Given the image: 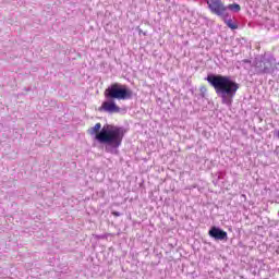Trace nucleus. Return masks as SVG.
I'll use <instances>...</instances> for the list:
<instances>
[{
	"mask_svg": "<svg viewBox=\"0 0 279 279\" xmlns=\"http://www.w3.org/2000/svg\"><path fill=\"white\" fill-rule=\"evenodd\" d=\"M206 80L220 96L222 104L232 106V101H234V97H236V93H239L241 85L230 76L221 74L208 75Z\"/></svg>",
	"mask_w": 279,
	"mask_h": 279,
	"instance_id": "nucleus-1",
	"label": "nucleus"
},
{
	"mask_svg": "<svg viewBox=\"0 0 279 279\" xmlns=\"http://www.w3.org/2000/svg\"><path fill=\"white\" fill-rule=\"evenodd\" d=\"M255 69H256V73L257 75H265V73H269L272 64H271V60L269 59H260V60H255V64H254Z\"/></svg>",
	"mask_w": 279,
	"mask_h": 279,
	"instance_id": "nucleus-6",
	"label": "nucleus"
},
{
	"mask_svg": "<svg viewBox=\"0 0 279 279\" xmlns=\"http://www.w3.org/2000/svg\"><path fill=\"white\" fill-rule=\"evenodd\" d=\"M208 234L209 236H211V239H215L216 241H228V232L217 227H211Z\"/></svg>",
	"mask_w": 279,
	"mask_h": 279,
	"instance_id": "nucleus-7",
	"label": "nucleus"
},
{
	"mask_svg": "<svg viewBox=\"0 0 279 279\" xmlns=\"http://www.w3.org/2000/svg\"><path fill=\"white\" fill-rule=\"evenodd\" d=\"M205 1L208 5V10L216 16H219L220 19H222V16H229L228 7H226V3H223V1L221 0H205Z\"/></svg>",
	"mask_w": 279,
	"mask_h": 279,
	"instance_id": "nucleus-4",
	"label": "nucleus"
},
{
	"mask_svg": "<svg viewBox=\"0 0 279 279\" xmlns=\"http://www.w3.org/2000/svg\"><path fill=\"white\" fill-rule=\"evenodd\" d=\"M227 10H231L232 12H241V5L238 3L229 4Z\"/></svg>",
	"mask_w": 279,
	"mask_h": 279,
	"instance_id": "nucleus-9",
	"label": "nucleus"
},
{
	"mask_svg": "<svg viewBox=\"0 0 279 279\" xmlns=\"http://www.w3.org/2000/svg\"><path fill=\"white\" fill-rule=\"evenodd\" d=\"M221 19L230 29H239V25H236V23H233L232 20H228V15H225Z\"/></svg>",
	"mask_w": 279,
	"mask_h": 279,
	"instance_id": "nucleus-8",
	"label": "nucleus"
},
{
	"mask_svg": "<svg viewBox=\"0 0 279 279\" xmlns=\"http://www.w3.org/2000/svg\"><path fill=\"white\" fill-rule=\"evenodd\" d=\"M99 112H109V114H114L121 112V107L114 102L112 98L110 100L104 101L98 108Z\"/></svg>",
	"mask_w": 279,
	"mask_h": 279,
	"instance_id": "nucleus-5",
	"label": "nucleus"
},
{
	"mask_svg": "<svg viewBox=\"0 0 279 279\" xmlns=\"http://www.w3.org/2000/svg\"><path fill=\"white\" fill-rule=\"evenodd\" d=\"M111 215H113V217H121V214L119 211H112Z\"/></svg>",
	"mask_w": 279,
	"mask_h": 279,
	"instance_id": "nucleus-10",
	"label": "nucleus"
},
{
	"mask_svg": "<svg viewBox=\"0 0 279 279\" xmlns=\"http://www.w3.org/2000/svg\"><path fill=\"white\" fill-rule=\"evenodd\" d=\"M106 99H118L119 101L132 99V89L119 83H112L104 93Z\"/></svg>",
	"mask_w": 279,
	"mask_h": 279,
	"instance_id": "nucleus-3",
	"label": "nucleus"
},
{
	"mask_svg": "<svg viewBox=\"0 0 279 279\" xmlns=\"http://www.w3.org/2000/svg\"><path fill=\"white\" fill-rule=\"evenodd\" d=\"M89 134H95V138L98 141V143L111 145L114 148L121 147L124 136L121 128L112 125H105L101 128V123L99 122L89 129Z\"/></svg>",
	"mask_w": 279,
	"mask_h": 279,
	"instance_id": "nucleus-2",
	"label": "nucleus"
}]
</instances>
